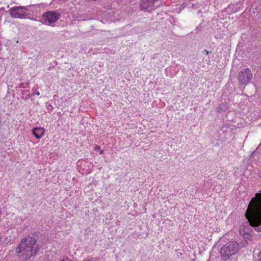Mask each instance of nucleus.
Segmentation results:
<instances>
[{
  "label": "nucleus",
  "instance_id": "f257e3e1",
  "mask_svg": "<svg viewBox=\"0 0 261 261\" xmlns=\"http://www.w3.org/2000/svg\"><path fill=\"white\" fill-rule=\"evenodd\" d=\"M245 217L256 231L261 232V192L257 193L248 204Z\"/></svg>",
  "mask_w": 261,
  "mask_h": 261
},
{
  "label": "nucleus",
  "instance_id": "f03ea898",
  "mask_svg": "<svg viewBox=\"0 0 261 261\" xmlns=\"http://www.w3.org/2000/svg\"><path fill=\"white\" fill-rule=\"evenodd\" d=\"M40 247L35 238L30 236L22 239L18 244L15 252L23 261H28L39 252Z\"/></svg>",
  "mask_w": 261,
  "mask_h": 261
},
{
  "label": "nucleus",
  "instance_id": "7ed1b4c3",
  "mask_svg": "<svg viewBox=\"0 0 261 261\" xmlns=\"http://www.w3.org/2000/svg\"><path fill=\"white\" fill-rule=\"evenodd\" d=\"M238 244L236 242H229L221 247L220 254L223 258L228 259L238 252Z\"/></svg>",
  "mask_w": 261,
  "mask_h": 261
},
{
  "label": "nucleus",
  "instance_id": "20e7f679",
  "mask_svg": "<svg viewBox=\"0 0 261 261\" xmlns=\"http://www.w3.org/2000/svg\"><path fill=\"white\" fill-rule=\"evenodd\" d=\"M24 6H14L11 8L8 12L12 18L15 19H26L27 18L29 11L28 7Z\"/></svg>",
  "mask_w": 261,
  "mask_h": 261
},
{
  "label": "nucleus",
  "instance_id": "39448f33",
  "mask_svg": "<svg viewBox=\"0 0 261 261\" xmlns=\"http://www.w3.org/2000/svg\"><path fill=\"white\" fill-rule=\"evenodd\" d=\"M237 77L240 86H243L244 88L252 79V73L250 69L245 68L241 70L238 73Z\"/></svg>",
  "mask_w": 261,
  "mask_h": 261
},
{
  "label": "nucleus",
  "instance_id": "423d86ee",
  "mask_svg": "<svg viewBox=\"0 0 261 261\" xmlns=\"http://www.w3.org/2000/svg\"><path fill=\"white\" fill-rule=\"evenodd\" d=\"M60 14L55 11H47L42 16L45 23L51 24L57 21L60 17Z\"/></svg>",
  "mask_w": 261,
  "mask_h": 261
},
{
  "label": "nucleus",
  "instance_id": "0eeeda50",
  "mask_svg": "<svg viewBox=\"0 0 261 261\" xmlns=\"http://www.w3.org/2000/svg\"><path fill=\"white\" fill-rule=\"evenodd\" d=\"M158 0H141L140 7L141 10L150 12L156 8L155 3Z\"/></svg>",
  "mask_w": 261,
  "mask_h": 261
},
{
  "label": "nucleus",
  "instance_id": "6e6552de",
  "mask_svg": "<svg viewBox=\"0 0 261 261\" xmlns=\"http://www.w3.org/2000/svg\"><path fill=\"white\" fill-rule=\"evenodd\" d=\"M33 134L37 139L41 138L45 133V129L43 127H36L33 129Z\"/></svg>",
  "mask_w": 261,
  "mask_h": 261
},
{
  "label": "nucleus",
  "instance_id": "1a4fd4ad",
  "mask_svg": "<svg viewBox=\"0 0 261 261\" xmlns=\"http://www.w3.org/2000/svg\"><path fill=\"white\" fill-rule=\"evenodd\" d=\"M61 261H72L71 260L69 259V258H64Z\"/></svg>",
  "mask_w": 261,
  "mask_h": 261
},
{
  "label": "nucleus",
  "instance_id": "9d476101",
  "mask_svg": "<svg viewBox=\"0 0 261 261\" xmlns=\"http://www.w3.org/2000/svg\"><path fill=\"white\" fill-rule=\"evenodd\" d=\"M35 94L37 95V96H39L40 95V92L38 91L35 92L34 93Z\"/></svg>",
  "mask_w": 261,
  "mask_h": 261
},
{
  "label": "nucleus",
  "instance_id": "9b49d317",
  "mask_svg": "<svg viewBox=\"0 0 261 261\" xmlns=\"http://www.w3.org/2000/svg\"><path fill=\"white\" fill-rule=\"evenodd\" d=\"M204 52L205 53V54L208 55L210 53V52L208 51H207V50H204Z\"/></svg>",
  "mask_w": 261,
  "mask_h": 261
},
{
  "label": "nucleus",
  "instance_id": "f8f14e48",
  "mask_svg": "<svg viewBox=\"0 0 261 261\" xmlns=\"http://www.w3.org/2000/svg\"><path fill=\"white\" fill-rule=\"evenodd\" d=\"M103 150H101L100 151V154H102V153H103Z\"/></svg>",
  "mask_w": 261,
  "mask_h": 261
},
{
  "label": "nucleus",
  "instance_id": "ddd939ff",
  "mask_svg": "<svg viewBox=\"0 0 261 261\" xmlns=\"http://www.w3.org/2000/svg\"><path fill=\"white\" fill-rule=\"evenodd\" d=\"M83 261H93L92 260H84Z\"/></svg>",
  "mask_w": 261,
  "mask_h": 261
},
{
  "label": "nucleus",
  "instance_id": "4468645a",
  "mask_svg": "<svg viewBox=\"0 0 261 261\" xmlns=\"http://www.w3.org/2000/svg\"><path fill=\"white\" fill-rule=\"evenodd\" d=\"M259 257H261V250H260V253H259Z\"/></svg>",
  "mask_w": 261,
  "mask_h": 261
},
{
  "label": "nucleus",
  "instance_id": "2eb2a0df",
  "mask_svg": "<svg viewBox=\"0 0 261 261\" xmlns=\"http://www.w3.org/2000/svg\"><path fill=\"white\" fill-rule=\"evenodd\" d=\"M97 149H99V146H96Z\"/></svg>",
  "mask_w": 261,
  "mask_h": 261
},
{
  "label": "nucleus",
  "instance_id": "dca6fc26",
  "mask_svg": "<svg viewBox=\"0 0 261 261\" xmlns=\"http://www.w3.org/2000/svg\"><path fill=\"white\" fill-rule=\"evenodd\" d=\"M259 257V259L258 261H261V257Z\"/></svg>",
  "mask_w": 261,
  "mask_h": 261
},
{
  "label": "nucleus",
  "instance_id": "f3484780",
  "mask_svg": "<svg viewBox=\"0 0 261 261\" xmlns=\"http://www.w3.org/2000/svg\"><path fill=\"white\" fill-rule=\"evenodd\" d=\"M22 87L24 88L23 87V85H22V84H21V86Z\"/></svg>",
  "mask_w": 261,
  "mask_h": 261
}]
</instances>
